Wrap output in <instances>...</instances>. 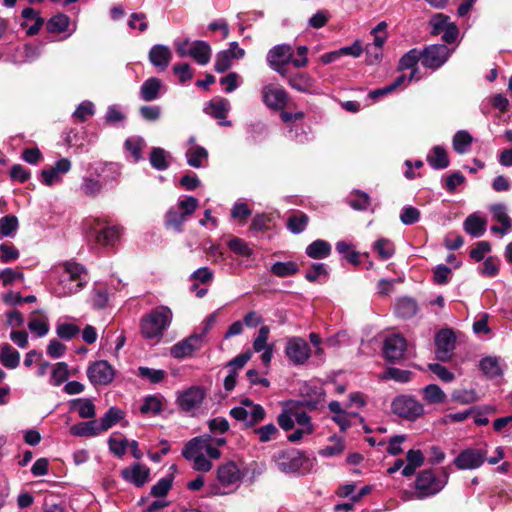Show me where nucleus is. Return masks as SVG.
<instances>
[{"label":"nucleus","mask_w":512,"mask_h":512,"mask_svg":"<svg viewBox=\"0 0 512 512\" xmlns=\"http://www.w3.org/2000/svg\"><path fill=\"white\" fill-rule=\"evenodd\" d=\"M57 282L53 286V293L57 297H68L79 292L88 282L86 268L74 261H65L53 268Z\"/></svg>","instance_id":"nucleus-1"},{"label":"nucleus","mask_w":512,"mask_h":512,"mask_svg":"<svg viewBox=\"0 0 512 512\" xmlns=\"http://www.w3.org/2000/svg\"><path fill=\"white\" fill-rule=\"evenodd\" d=\"M182 456L192 463V468L198 472H209L213 463L221 457L218 448L212 445V436L201 435L189 440L182 449Z\"/></svg>","instance_id":"nucleus-2"},{"label":"nucleus","mask_w":512,"mask_h":512,"mask_svg":"<svg viewBox=\"0 0 512 512\" xmlns=\"http://www.w3.org/2000/svg\"><path fill=\"white\" fill-rule=\"evenodd\" d=\"M173 320L172 310L160 305L144 314L139 322L141 336L152 345L161 342Z\"/></svg>","instance_id":"nucleus-3"},{"label":"nucleus","mask_w":512,"mask_h":512,"mask_svg":"<svg viewBox=\"0 0 512 512\" xmlns=\"http://www.w3.org/2000/svg\"><path fill=\"white\" fill-rule=\"evenodd\" d=\"M242 474L234 462H227L217 470V479L208 487V495L223 496L234 492L241 482Z\"/></svg>","instance_id":"nucleus-4"},{"label":"nucleus","mask_w":512,"mask_h":512,"mask_svg":"<svg viewBox=\"0 0 512 512\" xmlns=\"http://www.w3.org/2000/svg\"><path fill=\"white\" fill-rule=\"evenodd\" d=\"M199 205L197 198L193 196H180L177 204L169 208L165 216V225L167 228L181 232L183 224L187 217L194 213Z\"/></svg>","instance_id":"nucleus-5"},{"label":"nucleus","mask_w":512,"mask_h":512,"mask_svg":"<svg viewBox=\"0 0 512 512\" xmlns=\"http://www.w3.org/2000/svg\"><path fill=\"white\" fill-rule=\"evenodd\" d=\"M273 460L277 468L285 474H304L310 470L311 462L303 452L287 449L276 453Z\"/></svg>","instance_id":"nucleus-6"},{"label":"nucleus","mask_w":512,"mask_h":512,"mask_svg":"<svg viewBox=\"0 0 512 512\" xmlns=\"http://www.w3.org/2000/svg\"><path fill=\"white\" fill-rule=\"evenodd\" d=\"M230 416L242 422L246 428H250L264 420L266 412L260 404L245 398L230 410Z\"/></svg>","instance_id":"nucleus-7"},{"label":"nucleus","mask_w":512,"mask_h":512,"mask_svg":"<svg viewBox=\"0 0 512 512\" xmlns=\"http://www.w3.org/2000/svg\"><path fill=\"white\" fill-rule=\"evenodd\" d=\"M446 485V479L436 477L432 470H424L416 478L417 498L424 499L439 493Z\"/></svg>","instance_id":"nucleus-8"},{"label":"nucleus","mask_w":512,"mask_h":512,"mask_svg":"<svg viewBox=\"0 0 512 512\" xmlns=\"http://www.w3.org/2000/svg\"><path fill=\"white\" fill-rule=\"evenodd\" d=\"M453 50L445 44H433L427 46L421 52V63L425 68L437 70L443 66L451 56Z\"/></svg>","instance_id":"nucleus-9"},{"label":"nucleus","mask_w":512,"mask_h":512,"mask_svg":"<svg viewBox=\"0 0 512 512\" xmlns=\"http://www.w3.org/2000/svg\"><path fill=\"white\" fill-rule=\"evenodd\" d=\"M285 355L293 365H304L311 356V348L303 338L290 337L286 340Z\"/></svg>","instance_id":"nucleus-10"},{"label":"nucleus","mask_w":512,"mask_h":512,"mask_svg":"<svg viewBox=\"0 0 512 512\" xmlns=\"http://www.w3.org/2000/svg\"><path fill=\"white\" fill-rule=\"evenodd\" d=\"M394 414L406 418L408 420H415L424 413V407L421 403L410 396H397L391 404Z\"/></svg>","instance_id":"nucleus-11"},{"label":"nucleus","mask_w":512,"mask_h":512,"mask_svg":"<svg viewBox=\"0 0 512 512\" xmlns=\"http://www.w3.org/2000/svg\"><path fill=\"white\" fill-rule=\"evenodd\" d=\"M293 49L288 44H279L271 48L266 56L269 67L280 75L286 74L285 66L291 62Z\"/></svg>","instance_id":"nucleus-12"},{"label":"nucleus","mask_w":512,"mask_h":512,"mask_svg":"<svg viewBox=\"0 0 512 512\" xmlns=\"http://www.w3.org/2000/svg\"><path fill=\"white\" fill-rule=\"evenodd\" d=\"M71 168L72 163L68 158H60L53 166L41 171V182L48 187L61 184L63 175L69 173Z\"/></svg>","instance_id":"nucleus-13"},{"label":"nucleus","mask_w":512,"mask_h":512,"mask_svg":"<svg viewBox=\"0 0 512 512\" xmlns=\"http://www.w3.org/2000/svg\"><path fill=\"white\" fill-rule=\"evenodd\" d=\"M90 170L100 178L104 187L117 183L122 175V165L115 162H95L90 164Z\"/></svg>","instance_id":"nucleus-14"},{"label":"nucleus","mask_w":512,"mask_h":512,"mask_svg":"<svg viewBox=\"0 0 512 512\" xmlns=\"http://www.w3.org/2000/svg\"><path fill=\"white\" fill-rule=\"evenodd\" d=\"M486 459V451L483 449L468 448L459 453L454 464L460 470H472L479 468Z\"/></svg>","instance_id":"nucleus-15"},{"label":"nucleus","mask_w":512,"mask_h":512,"mask_svg":"<svg viewBox=\"0 0 512 512\" xmlns=\"http://www.w3.org/2000/svg\"><path fill=\"white\" fill-rule=\"evenodd\" d=\"M114 375L113 367L105 360L96 361L87 369V376L93 385H107Z\"/></svg>","instance_id":"nucleus-16"},{"label":"nucleus","mask_w":512,"mask_h":512,"mask_svg":"<svg viewBox=\"0 0 512 512\" xmlns=\"http://www.w3.org/2000/svg\"><path fill=\"white\" fill-rule=\"evenodd\" d=\"M205 395L206 392L202 387L191 386L178 394L177 403L182 410L189 412L202 404Z\"/></svg>","instance_id":"nucleus-17"},{"label":"nucleus","mask_w":512,"mask_h":512,"mask_svg":"<svg viewBox=\"0 0 512 512\" xmlns=\"http://www.w3.org/2000/svg\"><path fill=\"white\" fill-rule=\"evenodd\" d=\"M120 475L123 480L139 488L150 480V468L142 463L135 462L122 469Z\"/></svg>","instance_id":"nucleus-18"},{"label":"nucleus","mask_w":512,"mask_h":512,"mask_svg":"<svg viewBox=\"0 0 512 512\" xmlns=\"http://www.w3.org/2000/svg\"><path fill=\"white\" fill-rule=\"evenodd\" d=\"M456 338L452 330L442 329L435 336L436 357L440 361L450 359L455 348Z\"/></svg>","instance_id":"nucleus-19"},{"label":"nucleus","mask_w":512,"mask_h":512,"mask_svg":"<svg viewBox=\"0 0 512 512\" xmlns=\"http://www.w3.org/2000/svg\"><path fill=\"white\" fill-rule=\"evenodd\" d=\"M262 100L269 108L279 110L285 107L288 96L282 87L269 84L262 88Z\"/></svg>","instance_id":"nucleus-20"},{"label":"nucleus","mask_w":512,"mask_h":512,"mask_svg":"<svg viewBox=\"0 0 512 512\" xmlns=\"http://www.w3.org/2000/svg\"><path fill=\"white\" fill-rule=\"evenodd\" d=\"M406 350V340L399 334H393L386 337L384 341L383 352L385 358L395 363L401 360Z\"/></svg>","instance_id":"nucleus-21"},{"label":"nucleus","mask_w":512,"mask_h":512,"mask_svg":"<svg viewBox=\"0 0 512 512\" xmlns=\"http://www.w3.org/2000/svg\"><path fill=\"white\" fill-rule=\"evenodd\" d=\"M201 343L202 335L193 334L174 344L170 349V354L175 359H183L200 349Z\"/></svg>","instance_id":"nucleus-22"},{"label":"nucleus","mask_w":512,"mask_h":512,"mask_svg":"<svg viewBox=\"0 0 512 512\" xmlns=\"http://www.w3.org/2000/svg\"><path fill=\"white\" fill-rule=\"evenodd\" d=\"M230 102L225 98H216L205 104L204 112L219 120V125L229 127L231 121L225 120L230 110Z\"/></svg>","instance_id":"nucleus-23"},{"label":"nucleus","mask_w":512,"mask_h":512,"mask_svg":"<svg viewBox=\"0 0 512 512\" xmlns=\"http://www.w3.org/2000/svg\"><path fill=\"white\" fill-rule=\"evenodd\" d=\"M148 58L150 63L159 71H165L172 59L171 49L162 44L153 45L149 51Z\"/></svg>","instance_id":"nucleus-24"},{"label":"nucleus","mask_w":512,"mask_h":512,"mask_svg":"<svg viewBox=\"0 0 512 512\" xmlns=\"http://www.w3.org/2000/svg\"><path fill=\"white\" fill-rule=\"evenodd\" d=\"M88 175L82 177L79 191L82 195L89 198H97L104 190V183L101 182L100 178L93 174V171L88 167Z\"/></svg>","instance_id":"nucleus-25"},{"label":"nucleus","mask_w":512,"mask_h":512,"mask_svg":"<svg viewBox=\"0 0 512 512\" xmlns=\"http://www.w3.org/2000/svg\"><path fill=\"white\" fill-rule=\"evenodd\" d=\"M165 91L166 89L159 78L150 77L142 83L139 95L143 101L150 102L158 99Z\"/></svg>","instance_id":"nucleus-26"},{"label":"nucleus","mask_w":512,"mask_h":512,"mask_svg":"<svg viewBox=\"0 0 512 512\" xmlns=\"http://www.w3.org/2000/svg\"><path fill=\"white\" fill-rule=\"evenodd\" d=\"M47 30L50 33H63L68 32L66 37L71 36L76 31V25H71L70 18L63 14L58 13L51 17L47 22Z\"/></svg>","instance_id":"nucleus-27"},{"label":"nucleus","mask_w":512,"mask_h":512,"mask_svg":"<svg viewBox=\"0 0 512 512\" xmlns=\"http://www.w3.org/2000/svg\"><path fill=\"white\" fill-rule=\"evenodd\" d=\"M28 328L38 337H44L49 332V320L42 310H34L29 315Z\"/></svg>","instance_id":"nucleus-28"},{"label":"nucleus","mask_w":512,"mask_h":512,"mask_svg":"<svg viewBox=\"0 0 512 512\" xmlns=\"http://www.w3.org/2000/svg\"><path fill=\"white\" fill-rule=\"evenodd\" d=\"M486 220L478 213L470 214L463 223L464 231L472 237L479 238L486 231Z\"/></svg>","instance_id":"nucleus-29"},{"label":"nucleus","mask_w":512,"mask_h":512,"mask_svg":"<svg viewBox=\"0 0 512 512\" xmlns=\"http://www.w3.org/2000/svg\"><path fill=\"white\" fill-rule=\"evenodd\" d=\"M288 83L293 89L299 92L314 93V79L307 73L300 72L291 75L288 79Z\"/></svg>","instance_id":"nucleus-30"},{"label":"nucleus","mask_w":512,"mask_h":512,"mask_svg":"<svg viewBox=\"0 0 512 512\" xmlns=\"http://www.w3.org/2000/svg\"><path fill=\"white\" fill-rule=\"evenodd\" d=\"M172 157L169 152L160 147H154L149 156L151 166L158 170L164 171L168 169L171 164Z\"/></svg>","instance_id":"nucleus-31"},{"label":"nucleus","mask_w":512,"mask_h":512,"mask_svg":"<svg viewBox=\"0 0 512 512\" xmlns=\"http://www.w3.org/2000/svg\"><path fill=\"white\" fill-rule=\"evenodd\" d=\"M331 251V244L322 239L313 241L305 249L307 256L312 259H325L330 256Z\"/></svg>","instance_id":"nucleus-32"},{"label":"nucleus","mask_w":512,"mask_h":512,"mask_svg":"<svg viewBox=\"0 0 512 512\" xmlns=\"http://www.w3.org/2000/svg\"><path fill=\"white\" fill-rule=\"evenodd\" d=\"M189 57L193 58L199 65H206L211 58V47L205 41H193Z\"/></svg>","instance_id":"nucleus-33"},{"label":"nucleus","mask_w":512,"mask_h":512,"mask_svg":"<svg viewBox=\"0 0 512 512\" xmlns=\"http://www.w3.org/2000/svg\"><path fill=\"white\" fill-rule=\"evenodd\" d=\"M186 159L191 167H204L208 159V151L202 146L194 145L186 151Z\"/></svg>","instance_id":"nucleus-34"},{"label":"nucleus","mask_w":512,"mask_h":512,"mask_svg":"<svg viewBox=\"0 0 512 512\" xmlns=\"http://www.w3.org/2000/svg\"><path fill=\"white\" fill-rule=\"evenodd\" d=\"M145 147V140L140 136H132L126 139L124 148L130 155L132 162L137 163L142 159V149Z\"/></svg>","instance_id":"nucleus-35"},{"label":"nucleus","mask_w":512,"mask_h":512,"mask_svg":"<svg viewBox=\"0 0 512 512\" xmlns=\"http://www.w3.org/2000/svg\"><path fill=\"white\" fill-rule=\"evenodd\" d=\"M427 162L436 170L445 169L449 166V158L442 146H435L427 155Z\"/></svg>","instance_id":"nucleus-36"},{"label":"nucleus","mask_w":512,"mask_h":512,"mask_svg":"<svg viewBox=\"0 0 512 512\" xmlns=\"http://www.w3.org/2000/svg\"><path fill=\"white\" fill-rule=\"evenodd\" d=\"M0 362L8 369H15L20 363V353L9 344L0 346Z\"/></svg>","instance_id":"nucleus-37"},{"label":"nucleus","mask_w":512,"mask_h":512,"mask_svg":"<svg viewBox=\"0 0 512 512\" xmlns=\"http://www.w3.org/2000/svg\"><path fill=\"white\" fill-rule=\"evenodd\" d=\"M70 433L79 437H92L101 433V430L99 428L98 422L96 420H91L73 425L70 428Z\"/></svg>","instance_id":"nucleus-38"},{"label":"nucleus","mask_w":512,"mask_h":512,"mask_svg":"<svg viewBox=\"0 0 512 512\" xmlns=\"http://www.w3.org/2000/svg\"><path fill=\"white\" fill-rule=\"evenodd\" d=\"M473 142L472 135L466 130L457 131L452 139V146L456 153L462 155L469 151Z\"/></svg>","instance_id":"nucleus-39"},{"label":"nucleus","mask_w":512,"mask_h":512,"mask_svg":"<svg viewBox=\"0 0 512 512\" xmlns=\"http://www.w3.org/2000/svg\"><path fill=\"white\" fill-rule=\"evenodd\" d=\"M347 202L351 208L358 211H365L371 205L370 196L361 190L352 191L348 196Z\"/></svg>","instance_id":"nucleus-40"},{"label":"nucleus","mask_w":512,"mask_h":512,"mask_svg":"<svg viewBox=\"0 0 512 512\" xmlns=\"http://www.w3.org/2000/svg\"><path fill=\"white\" fill-rule=\"evenodd\" d=\"M71 409L78 412L81 418H94L96 415L95 405L88 398H78L71 401Z\"/></svg>","instance_id":"nucleus-41"},{"label":"nucleus","mask_w":512,"mask_h":512,"mask_svg":"<svg viewBox=\"0 0 512 512\" xmlns=\"http://www.w3.org/2000/svg\"><path fill=\"white\" fill-rule=\"evenodd\" d=\"M19 222L15 215H6L0 218V240L15 237Z\"/></svg>","instance_id":"nucleus-42"},{"label":"nucleus","mask_w":512,"mask_h":512,"mask_svg":"<svg viewBox=\"0 0 512 512\" xmlns=\"http://www.w3.org/2000/svg\"><path fill=\"white\" fill-rule=\"evenodd\" d=\"M481 371L489 378H495L502 374L500 359L498 357H485L480 361Z\"/></svg>","instance_id":"nucleus-43"},{"label":"nucleus","mask_w":512,"mask_h":512,"mask_svg":"<svg viewBox=\"0 0 512 512\" xmlns=\"http://www.w3.org/2000/svg\"><path fill=\"white\" fill-rule=\"evenodd\" d=\"M418 310L417 303L409 297L399 298L396 302V313L402 318H410L416 314Z\"/></svg>","instance_id":"nucleus-44"},{"label":"nucleus","mask_w":512,"mask_h":512,"mask_svg":"<svg viewBox=\"0 0 512 512\" xmlns=\"http://www.w3.org/2000/svg\"><path fill=\"white\" fill-rule=\"evenodd\" d=\"M124 412L116 407H111L98 422L101 432L107 431L123 418Z\"/></svg>","instance_id":"nucleus-45"},{"label":"nucleus","mask_w":512,"mask_h":512,"mask_svg":"<svg viewBox=\"0 0 512 512\" xmlns=\"http://www.w3.org/2000/svg\"><path fill=\"white\" fill-rule=\"evenodd\" d=\"M120 226H109L103 228L96 236L97 241L103 245H113L121 236Z\"/></svg>","instance_id":"nucleus-46"},{"label":"nucleus","mask_w":512,"mask_h":512,"mask_svg":"<svg viewBox=\"0 0 512 512\" xmlns=\"http://www.w3.org/2000/svg\"><path fill=\"white\" fill-rule=\"evenodd\" d=\"M423 398L429 404H440L446 399L444 391L436 384H429L423 388Z\"/></svg>","instance_id":"nucleus-47"},{"label":"nucleus","mask_w":512,"mask_h":512,"mask_svg":"<svg viewBox=\"0 0 512 512\" xmlns=\"http://www.w3.org/2000/svg\"><path fill=\"white\" fill-rule=\"evenodd\" d=\"M490 212L493 220L497 221L506 228L512 229V220L507 213V207L503 203H496L490 206Z\"/></svg>","instance_id":"nucleus-48"},{"label":"nucleus","mask_w":512,"mask_h":512,"mask_svg":"<svg viewBox=\"0 0 512 512\" xmlns=\"http://www.w3.org/2000/svg\"><path fill=\"white\" fill-rule=\"evenodd\" d=\"M80 333V328L74 323L58 321L56 325V334L63 340H71Z\"/></svg>","instance_id":"nucleus-49"},{"label":"nucleus","mask_w":512,"mask_h":512,"mask_svg":"<svg viewBox=\"0 0 512 512\" xmlns=\"http://www.w3.org/2000/svg\"><path fill=\"white\" fill-rule=\"evenodd\" d=\"M95 114V105L93 102L89 100L82 101L72 116L78 122H85L88 118L92 117Z\"/></svg>","instance_id":"nucleus-50"},{"label":"nucleus","mask_w":512,"mask_h":512,"mask_svg":"<svg viewBox=\"0 0 512 512\" xmlns=\"http://www.w3.org/2000/svg\"><path fill=\"white\" fill-rule=\"evenodd\" d=\"M270 271L278 277H288L298 271V265L293 261L275 262Z\"/></svg>","instance_id":"nucleus-51"},{"label":"nucleus","mask_w":512,"mask_h":512,"mask_svg":"<svg viewBox=\"0 0 512 512\" xmlns=\"http://www.w3.org/2000/svg\"><path fill=\"white\" fill-rule=\"evenodd\" d=\"M68 377V365L65 362H58L52 370L49 383L57 387L64 383Z\"/></svg>","instance_id":"nucleus-52"},{"label":"nucleus","mask_w":512,"mask_h":512,"mask_svg":"<svg viewBox=\"0 0 512 512\" xmlns=\"http://www.w3.org/2000/svg\"><path fill=\"white\" fill-rule=\"evenodd\" d=\"M373 249L383 260L391 258L395 252L394 244L386 238H379L374 243Z\"/></svg>","instance_id":"nucleus-53"},{"label":"nucleus","mask_w":512,"mask_h":512,"mask_svg":"<svg viewBox=\"0 0 512 512\" xmlns=\"http://www.w3.org/2000/svg\"><path fill=\"white\" fill-rule=\"evenodd\" d=\"M254 433L258 436L259 441L262 443L275 440L279 437L280 434L278 428L273 423H269L254 429Z\"/></svg>","instance_id":"nucleus-54"},{"label":"nucleus","mask_w":512,"mask_h":512,"mask_svg":"<svg viewBox=\"0 0 512 512\" xmlns=\"http://www.w3.org/2000/svg\"><path fill=\"white\" fill-rule=\"evenodd\" d=\"M308 224V217L302 212H298L289 217L287 222L288 229L294 233L299 234L303 232Z\"/></svg>","instance_id":"nucleus-55"},{"label":"nucleus","mask_w":512,"mask_h":512,"mask_svg":"<svg viewBox=\"0 0 512 512\" xmlns=\"http://www.w3.org/2000/svg\"><path fill=\"white\" fill-rule=\"evenodd\" d=\"M371 35L373 36V43L370 45L374 46L375 49L382 48L388 38L387 23L385 21L378 23L372 29Z\"/></svg>","instance_id":"nucleus-56"},{"label":"nucleus","mask_w":512,"mask_h":512,"mask_svg":"<svg viewBox=\"0 0 512 512\" xmlns=\"http://www.w3.org/2000/svg\"><path fill=\"white\" fill-rule=\"evenodd\" d=\"M418 61H421V52H419L416 49H411L408 51L405 55L402 56V58L399 61V69L400 70H406V69H412L416 71L415 66L418 63Z\"/></svg>","instance_id":"nucleus-57"},{"label":"nucleus","mask_w":512,"mask_h":512,"mask_svg":"<svg viewBox=\"0 0 512 512\" xmlns=\"http://www.w3.org/2000/svg\"><path fill=\"white\" fill-rule=\"evenodd\" d=\"M228 247L232 252L243 257H250L253 254V251L248 243L238 237L230 239L228 242Z\"/></svg>","instance_id":"nucleus-58"},{"label":"nucleus","mask_w":512,"mask_h":512,"mask_svg":"<svg viewBox=\"0 0 512 512\" xmlns=\"http://www.w3.org/2000/svg\"><path fill=\"white\" fill-rule=\"evenodd\" d=\"M450 23V17L447 15L442 13L433 15L429 22L431 26V33L433 35H440Z\"/></svg>","instance_id":"nucleus-59"},{"label":"nucleus","mask_w":512,"mask_h":512,"mask_svg":"<svg viewBox=\"0 0 512 512\" xmlns=\"http://www.w3.org/2000/svg\"><path fill=\"white\" fill-rule=\"evenodd\" d=\"M138 375L144 379L149 380L151 383L156 384L161 382L165 377V371L161 369H152L149 367H139Z\"/></svg>","instance_id":"nucleus-60"},{"label":"nucleus","mask_w":512,"mask_h":512,"mask_svg":"<svg viewBox=\"0 0 512 512\" xmlns=\"http://www.w3.org/2000/svg\"><path fill=\"white\" fill-rule=\"evenodd\" d=\"M412 373L409 370H402L399 368H388L383 374L384 379H391L397 382L406 383L411 380Z\"/></svg>","instance_id":"nucleus-61"},{"label":"nucleus","mask_w":512,"mask_h":512,"mask_svg":"<svg viewBox=\"0 0 512 512\" xmlns=\"http://www.w3.org/2000/svg\"><path fill=\"white\" fill-rule=\"evenodd\" d=\"M110 451L117 457H123L128 447V440L125 438L111 436L108 440Z\"/></svg>","instance_id":"nucleus-62"},{"label":"nucleus","mask_w":512,"mask_h":512,"mask_svg":"<svg viewBox=\"0 0 512 512\" xmlns=\"http://www.w3.org/2000/svg\"><path fill=\"white\" fill-rule=\"evenodd\" d=\"M420 211L410 205L404 206L400 213V221L404 225H412L420 220Z\"/></svg>","instance_id":"nucleus-63"},{"label":"nucleus","mask_w":512,"mask_h":512,"mask_svg":"<svg viewBox=\"0 0 512 512\" xmlns=\"http://www.w3.org/2000/svg\"><path fill=\"white\" fill-rule=\"evenodd\" d=\"M162 409V403L156 396H148L140 407L142 414H157Z\"/></svg>","instance_id":"nucleus-64"}]
</instances>
